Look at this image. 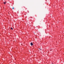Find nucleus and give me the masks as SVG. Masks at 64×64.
I'll return each mask as SVG.
<instances>
[{
	"label": "nucleus",
	"instance_id": "obj_1",
	"mask_svg": "<svg viewBox=\"0 0 64 64\" xmlns=\"http://www.w3.org/2000/svg\"><path fill=\"white\" fill-rule=\"evenodd\" d=\"M30 45H31V46H32L33 45V43L32 42H31L30 43Z\"/></svg>",
	"mask_w": 64,
	"mask_h": 64
},
{
	"label": "nucleus",
	"instance_id": "obj_2",
	"mask_svg": "<svg viewBox=\"0 0 64 64\" xmlns=\"http://www.w3.org/2000/svg\"><path fill=\"white\" fill-rule=\"evenodd\" d=\"M4 4H5L6 3V2H4Z\"/></svg>",
	"mask_w": 64,
	"mask_h": 64
},
{
	"label": "nucleus",
	"instance_id": "obj_3",
	"mask_svg": "<svg viewBox=\"0 0 64 64\" xmlns=\"http://www.w3.org/2000/svg\"><path fill=\"white\" fill-rule=\"evenodd\" d=\"M11 29H12V30H13V28H11Z\"/></svg>",
	"mask_w": 64,
	"mask_h": 64
},
{
	"label": "nucleus",
	"instance_id": "obj_4",
	"mask_svg": "<svg viewBox=\"0 0 64 64\" xmlns=\"http://www.w3.org/2000/svg\"><path fill=\"white\" fill-rule=\"evenodd\" d=\"M39 49H40V50H41V49H40V48H39Z\"/></svg>",
	"mask_w": 64,
	"mask_h": 64
},
{
	"label": "nucleus",
	"instance_id": "obj_5",
	"mask_svg": "<svg viewBox=\"0 0 64 64\" xmlns=\"http://www.w3.org/2000/svg\"><path fill=\"white\" fill-rule=\"evenodd\" d=\"M14 9V8H12V9Z\"/></svg>",
	"mask_w": 64,
	"mask_h": 64
}]
</instances>
